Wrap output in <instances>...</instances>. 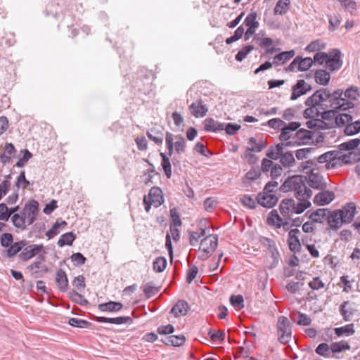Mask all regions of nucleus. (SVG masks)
Returning <instances> with one entry per match:
<instances>
[{"instance_id": "obj_1", "label": "nucleus", "mask_w": 360, "mask_h": 360, "mask_svg": "<svg viewBox=\"0 0 360 360\" xmlns=\"http://www.w3.org/2000/svg\"><path fill=\"white\" fill-rule=\"evenodd\" d=\"M307 176L302 175H294L288 177L280 186V191L286 193L290 191L295 192V196L297 200L301 199L302 192L305 188Z\"/></svg>"}, {"instance_id": "obj_2", "label": "nucleus", "mask_w": 360, "mask_h": 360, "mask_svg": "<svg viewBox=\"0 0 360 360\" xmlns=\"http://www.w3.org/2000/svg\"><path fill=\"white\" fill-rule=\"evenodd\" d=\"M218 245V235L208 234L205 236L201 240L198 250L200 255L198 258L201 260H205L210 257L215 251Z\"/></svg>"}, {"instance_id": "obj_3", "label": "nucleus", "mask_w": 360, "mask_h": 360, "mask_svg": "<svg viewBox=\"0 0 360 360\" xmlns=\"http://www.w3.org/2000/svg\"><path fill=\"white\" fill-rule=\"evenodd\" d=\"M328 101L330 103L328 108H334L338 111H345L354 108L353 102L344 98L342 89H339L333 92L330 91V96Z\"/></svg>"}, {"instance_id": "obj_4", "label": "nucleus", "mask_w": 360, "mask_h": 360, "mask_svg": "<svg viewBox=\"0 0 360 360\" xmlns=\"http://www.w3.org/2000/svg\"><path fill=\"white\" fill-rule=\"evenodd\" d=\"M330 96V90L328 88H321L316 90L311 96L304 101L305 105L319 107L321 110L328 109V105L323 103L327 101Z\"/></svg>"}, {"instance_id": "obj_5", "label": "nucleus", "mask_w": 360, "mask_h": 360, "mask_svg": "<svg viewBox=\"0 0 360 360\" xmlns=\"http://www.w3.org/2000/svg\"><path fill=\"white\" fill-rule=\"evenodd\" d=\"M278 340L282 344L288 343L291 338V323L285 316L278 317L277 322Z\"/></svg>"}, {"instance_id": "obj_6", "label": "nucleus", "mask_w": 360, "mask_h": 360, "mask_svg": "<svg viewBox=\"0 0 360 360\" xmlns=\"http://www.w3.org/2000/svg\"><path fill=\"white\" fill-rule=\"evenodd\" d=\"M306 174H307L306 181L310 187L321 191L327 188V183L324 181L323 176L318 172H314V168L311 169L309 172H306Z\"/></svg>"}, {"instance_id": "obj_7", "label": "nucleus", "mask_w": 360, "mask_h": 360, "mask_svg": "<svg viewBox=\"0 0 360 360\" xmlns=\"http://www.w3.org/2000/svg\"><path fill=\"white\" fill-rule=\"evenodd\" d=\"M22 215L25 216L28 225H31L37 219L39 212V203L35 200H32L27 202L22 210Z\"/></svg>"}, {"instance_id": "obj_8", "label": "nucleus", "mask_w": 360, "mask_h": 360, "mask_svg": "<svg viewBox=\"0 0 360 360\" xmlns=\"http://www.w3.org/2000/svg\"><path fill=\"white\" fill-rule=\"evenodd\" d=\"M341 51L339 49H333V51L328 54L326 65V68L330 71L334 72L340 69L342 65V61L340 59Z\"/></svg>"}, {"instance_id": "obj_9", "label": "nucleus", "mask_w": 360, "mask_h": 360, "mask_svg": "<svg viewBox=\"0 0 360 360\" xmlns=\"http://www.w3.org/2000/svg\"><path fill=\"white\" fill-rule=\"evenodd\" d=\"M179 224H172L170 225V229L169 232L167 233L166 236V243L165 246L166 248L168 250L169 255L171 259H172L173 257V247L172 243V238L173 240L176 243L178 242L179 238V231L178 227L179 226Z\"/></svg>"}, {"instance_id": "obj_10", "label": "nucleus", "mask_w": 360, "mask_h": 360, "mask_svg": "<svg viewBox=\"0 0 360 360\" xmlns=\"http://www.w3.org/2000/svg\"><path fill=\"white\" fill-rule=\"evenodd\" d=\"M311 90V86L310 84L307 83L304 79H298L292 88L290 100L295 101Z\"/></svg>"}, {"instance_id": "obj_11", "label": "nucleus", "mask_w": 360, "mask_h": 360, "mask_svg": "<svg viewBox=\"0 0 360 360\" xmlns=\"http://www.w3.org/2000/svg\"><path fill=\"white\" fill-rule=\"evenodd\" d=\"M338 211L344 224H350L356 214V205L354 202H348L341 209H338Z\"/></svg>"}, {"instance_id": "obj_12", "label": "nucleus", "mask_w": 360, "mask_h": 360, "mask_svg": "<svg viewBox=\"0 0 360 360\" xmlns=\"http://www.w3.org/2000/svg\"><path fill=\"white\" fill-rule=\"evenodd\" d=\"M340 153L341 152L340 150L328 151L319 156L317 161L319 163L327 162V169L335 168L338 165V162L336 161L337 155H340Z\"/></svg>"}, {"instance_id": "obj_13", "label": "nucleus", "mask_w": 360, "mask_h": 360, "mask_svg": "<svg viewBox=\"0 0 360 360\" xmlns=\"http://www.w3.org/2000/svg\"><path fill=\"white\" fill-rule=\"evenodd\" d=\"M44 248L43 245H25L19 254V257L23 261H27L37 255Z\"/></svg>"}, {"instance_id": "obj_14", "label": "nucleus", "mask_w": 360, "mask_h": 360, "mask_svg": "<svg viewBox=\"0 0 360 360\" xmlns=\"http://www.w3.org/2000/svg\"><path fill=\"white\" fill-rule=\"evenodd\" d=\"M256 200L258 204L266 208H272L276 205L278 198L272 193H259L257 195Z\"/></svg>"}, {"instance_id": "obj_15", "label": "nucleus", "mask_w": 360, "mask_h": 360, "mask_svg": "<svg viewBox=\"0 0 360 360\" xmlns=\"http://www.w3.org/2000/svg\"><path fill=\"white\" fill-rule=\"evenodd\" d=\"M326 220L329 226V229L333 231L338 230L345 224L338 210L333 211L330 210V212L327 214Z\"/></svg>"}, {"instance_id": "obj_16", "label": "nucleus", "mask_w": 360, "mask_h": 360, "mask_svg": "<svg viewBox=\"0 0 360 360\" xmlns=\"http://www.w3.org/2000/svg\"><path fill=\"white\" fill-rule=\"evenodd\" d=\"M279 210L284 217L290 219V216L295 213V200L292 198L282 200L279 205Z\"/></svg>"}, {"instance_id": "obj_17", "label": "nucleus", "mask_w": 360, "mask_h": 360, "mask_svg": "<svg viewBox=\"0 0 360 360\" xmlns=\"http://www.w3.org/2000/svg\"><path fill=\"white\" fill-rule=\"evenodd\" d=\"M335 194L333 191H326L317 193L314 198V203L317 205H326L333 200Z\"/></svg>"}, {"instance_id": "obj_18", "label": "nucleus", "mask_w": 360, "mask_h": 360, "mask_svg": "<svg viewBox=\"0 0 360 360\" xmlns=\"http://www.w3.org/2000/svg\"><path fill=\"white\" fill-rule=\"evenodd\" d=\"M206 223L204 220H200L199 223L200 233L193 231H188L189 235V243L192 246H195L198 243L199 238L204 237L206 235V225L203 224Z\"/></svg>"}, {"instance_id": "obj_19", "label": "nucleus", "mask_w": 360, "mask_h": 360, "mask_svg": "<svg viewBox=\"0 0 360 360\" xmlns=\"http://www.w3.org/2000/svg\"><path fill=\"white\" fill-rule=\"evenodd\" d=\"M191 113L195 117H204L207 112V106L203 104L201 100H198L189 106Z\"/></svg>"}, {"instance_id": "obj_20", "label": "nucleus", "mask_w": 360, "mask_h": 360, "mask_svg": "<svg viewBox=\"0 0 360 360\" xmlns=\"http://www.w3.org/2000/svg\"><path fill=\"white\" fill-rule=\"evenodd\" d=\"M95 320L98 323H109L117 324V325L132 323V319L129 316H120V317H116V318H106V317H103V316H96Z\"/></svg>"}, {"instance_id": "obj_21", "label": "nucleus", "mask_w": 360, "mask_h": 360, "mask_svg": "<svg viewBox=\"0 0 360 360\" xmlns=\"http://www.w3.org/2000/svg\"><path fill=\"white\" fill-rule=\"evenodd\" d=\"M204 129L206 131L210 132H217L219 131H223L224 128V124L221 123L217 120H214L213 118H206L204 122Z\"/></svg>"}, {"instance_id": "obj_22", "label": "nucleus", "mask_w": 360, "mask_h": 360, "mask_svg": "<svg viewBox=\"0 0 360 360\" xmlns=\"http://www.w3.org/2000/svg\"><path fill=\"white\" fill-rule=\"evenodd\" d=\"M162 191L158 187H153L150 188L148 195L147 196L148 200L154 203V207H159L163 202V197Z\"/></svg>"}, {"instance_id": "obj_23", "label": "nucleus", "mask_w": 360, "mask_h": 360, "mask_svg": "<svg viewBox=\"0 0 360 360\" xmlns=\"http://www.w3.org/2000/svg\"><path fill=\"white\" fill-rule=\"evenodd\" d=\"M336 161L338 163V166H342V164L351 165L360 160L356 155V153L349 152L347 154L341 155L340 153V155H337Z\"/></svg>"}, {"instance_id": "obj_24", "label": "nucleus", "mask_w": 360, "mask_h": 360, "mask_svg": "<svg viewBox=\"0 0 360 360\" xmlns=\"http://www.w3.org/2000/svg\"><path fill=\"white\" fill-rule=\"evenodd\" d=\"M122 303L120 302L110 301L105 303H101L98 305V309L101 311L116 312L122 309Z\"/></svg>"}, {"instance_id": "obj_25", "label": "nucleus", "mask_w": 360, "mask_h": 360, "mask_svg": "<svg viewBox=\"0 0 360 360\" xmlns=\"http://www.w3.org/2000/svg\"><path fill=\"white\" fill-rule=\"evenodd\" d=\"M147 136L156 144H162L164 139V133L161 129L153 127L146 132Z\"/></svg>"}, {"instance_id": "obj_26", "label": "nucleus", "mask_w": 360, "mask_h": 360, "mask_svg": "<svg viewBox=\"0 0 360 360\" xmlns=\"http://www.w3.org/2000/svg\"><path fill=\"white\" fill-rule=\"evenodd\" d=\"M314 77L317 84L326 86L330 82V75L326 70L320 69L314 72Z\"/></svg>"}, {"instance_id": "obj_27", "label": "nucleus", "mask_w": 360, "mask_h": 360, "mask_svg": "<svg viewBox=\"0 0 360 360\" xmlns=\"http://www.w3.org/2000/svg\"><path fill=\"white\" fill-rule=\"evenodd\" d=\"M330 212V210L327 208H319L316 210L312 212L309 216V219H311L313 221L316 223H322L323 219H326L327 214Z\"/></svg>"}, {"instance_id": "obj_28", "label": "nucleus", "mask_w": 360, "mask_h": 360, "mask_svg": "<svg viewBox=\"0 0 360 360\" xmlns=\"http://www.w3.org/2000/svg\"><path fill=\"white\" fill-rule=\"evenodd\" d=\"M26 242L24 240H21L20 242H16L11 245L5 251L6 257L8 258H11L16 255L18 252H21V250L23 246H25Z\"/></svg>"}, {"instance_id": "obj_29", "label": "nucleus", "mask_w": 360, "mask_h": 360, "mask_svg": "<svg viewBox=\"0 0 360 360\" xmlns=\"http://www.w3.org/2000/svg\"><path fill=\"white\" fill-rule=\"evenodd\" d=\"M295 52L294 50L283 51L280 53L276 54L274 58L273 63L274 65H278L281 62L285 63V62L290 60L294 57Z\"/></svg>"}, {"instance_id": "obj_30", "label": "nucleus", "mask_w": 360, "mask_h": 360, "mask_svg": "<svg viewBox=\"0 0 360 360\" xmlns=\"http://www.w3.org/2000/svg\"><path fill=\"white\" fill-rule=\"evenodd\" d=\"M12 221L14 226L16 228L25 230L28 225L25 216L21 214H14L12 216Z\"/></svg>"}, {"instance_id": "obj_31", "label": "nucleus", "mask_w": 360, "mask_h": 360, "mask_svg": "<svg viewBox=\"0 0 360 360\" xmlns=\"http://www.w3.org/2000/svg\"><path fill=\"white\" fill-rule=\"evenodd\" d=\"M56 282L60 290H65L68 285V281L65 272L59 269L56 272Z\"/></svg>"}, {"instance_id": "obj_32", "label": "nucleus", "mask_w": 360, "mask_h": 360, "mask_svg": "<svg viewBox=\"0 0 360 360\" xmlns=\"http://www.w3.org/2000/svg\"><path fill=\"white\" fill-rule=\"evenodd\" d=\"M290 0H278L274 7L275 15H284L290 8Z\"/></svg>"}, {"instance_id": "obj_33", "label": "nucleus", "mask_w": 360, "mask_h": 360, "mask_svg": "<svg viewBox=\"0 0 360 360\" xmlns=\"http://www.w3.org/2000/svg\"><path fill=\"white\" fill-rule=\"evenodd\" d=\"M287 243L290 251L294 253L300 252L302 249V245L298 236H288Z\"/></svg>"}, {"instance_id": "obj_34", "label": "nucleus", "mask_w": 360, "mask_h": 360, "mask_svg": "<svg viewBox=\"0 0 360 360\" xmlns=\"http://www.w3.org/2000/svg\"><path fill=\"white\" fill-rule=\"evenodd\" d=\"M350 348V345L345 340L334 342L330 344L331 354L340 353L344 350H349Z\"/></svg>"}, {"instance_id": "obj_35", "label": "nucleus", "mask_w": 360, "mask_h": 360, "mask_svg": "<svg viewBox=\"0 0 360 360\" xmlns=\"http://www.w3.org/2000/svg\"><path fill=\"white\" fill-rule=\"evenodd\" d=\"M360 144V139L356 138L349 141L344 142L338 146L339 150H352L356 149Z\"/></svg>"}, {"instance_id": "obj_36", "label": "nucleus", "mask_w": 360, "mask_h": 360, "mask_svg": "<svg viewBox=\"0 0 360 360\" xmlns=\"http://www.w3.org/2000/svg\"><path fill=\"white\" fill-rule=\"evenodd\" d=\"M76 236L72 232H68L63 234L58 240V245L63 247L65 245H71L75 240Z\"/></svg>"}, {"instance_id": "obj_37", "label": "nucleus", "mask_w": 360, "mask_h": 360, "mask_svg": "<svg viewBox=\"0 0 360 360\" xmlns=\"http://www.w3.org/2000/svg\"><path fill=\"white\" fill-rule=\"evenodd\" d=\"M279 158L280 162L285 167H290L295 162V160L294 158L292 153L290 151L285 152L284 154L281 155Z\"/></svg>"}, {"instance_id": "obj_38", "label": "nucleus", "mask_w": 360, "mask_h": 360, "mask_svg": "<svg viewBox=\"0 0 360 360\" xmlns=\"http://www.w3.org/2000/svg\"><path fill=\"white\" fill-rule=\"evenodd\" d=\"M257 13L256 11L251 10L250 13L247 15L244 20V24L247 27H259V22L257 20Z\"/></svg>"}, {"instance_id": "obj_39", "label": "nucleus", "mask_w": 360, "mask_h": 360, "mask_svg": "<svg viewBox=\"0 0 360 360\" xmlns=\"http://www.w3.org/2000/svg\"><path fill=\"white\" fill-rule=\"evenodd\" d=\"M297 58H299L297 65V70L299 71L303 72L308 70L314 63L313 60L309 57L302 58L300 56H297Z\"/></svg>"}, {"instance_id": "obj_40", "label": "nucleus", "mask_w": 360, "mask_h": 360, "mask_svg": "<svg viewBox=\"0 0 360 360\" xmlns=\"http://www.w3.org/2000/svg\"><path fill=\"white\" fill-rule=\"evenodd\" d=\"M231 304L236 310H240L244 308V298L238 294V295H232L229 299Z\"/></svg>"}, {"instance_id": "obj_41", "label": "nucleus", "mask_w": 360, "mask_h": 360, "mask_svg": "<svg viewBox=\"0 0 360 360\" xmlns=\"http://www.w3.org/2000/svg\"><path fill=\"white\" fill-rule=\"evenodd\" d=\"M360 132V120L355 121L346 125L344 133L347 136H352Z\"/></svg>"}, {"instance_id": "obj_42", "label": "nucleus", "mask_w": 360, "mask_h": 360, "mask_svg": "<svg viewBox=\"0 0 360 360\" xmlns=\"http://www.w3.org/2000/svg\"><path fill=\"white\" fill-rule=\"evenodd\" d=\"M248 144L250 146L248 150L254 152H260L266 147V143L262 140L257 142L254 137L249 139Z\"/></svg>"}, {"instance_id": "obj_43", "label": "nucleus", "mask_w": 360, "mask_h": 360, "mask_svg": "<svg viewBox=\"0 0 360 360\" xmlns=\"http://www.w3.org/2000/svg\"><path fill=\"white\" fill-rule=\"evenodd\" d=\"M343 96L349 101L352 102V101L356 100L359 96L358 88L354 86H350L343 91Z\"/></svg>"}, {"instance_id": "obj_44", "label": "nucleus", "mask_w": 360, "mask_h": 360, "mask_svg": "<svg viewBox=\"0 0 360 360\" xmlns=\"http://www.w3.org/2000/svg\"><path fill=\"white\" fill-rule=\"evenodd\" d=\"M352 120V116L348 113H337L335 124L338 127H342Z\"/></svg>"}, {"instance_id": "obj_45", "label": "nucleus", "mask_w": 360, "mask_h": 360, "mask_svg": "<svg viewBox=\"0 0 360 360\" xmlns=\"http://www.w3.org/2000/svg\"><path fill=\"white\" fill-rule=\"evenodd\" d=\"M283 219L280 217L276 210H272L267 217L266 224L269 226H275L277 223L282 222Z\"/></svg>"}, {"instance_id": "obj_46", "label": "nucleus", "mask_w": 360, "mask_h": 360, "mask_svg": "<svg viewBox=\"0 0 360 360\" xmlns=\"http://www.w3.org/2000/svg\"><path fill=\"white\" fill-rule=\"evenodd\" d=\"M349 305V302H344L340 306V314L345 321H349L353 315L352 309Z\"/></svg>"}, {"instance_id": "obj_47", "label": "nucleus", "mask_w": 360, "mask_h": 360, "mask_svg": "<svg viewBox=\"0 0 360 360\" xmlns=\"http://www.w3.org/2000/svg\"><path fill=\"white\" fill-rule=\"evenodd\" d=\"M354 332V324L352 323L335 329V333L338 337L342 336L345 334L347 335H352Z\"/></svg>"}, {"instance_id": "obj_48", "label": "nucleus", "mask_w": 360, "mask_h": 360, "mask_svg": "<svg viewBox=\"0 0 360 360\" xmlns=\"http://www.w3.org/2000/svg\"><path fill=\"white\" fill-rule=\"evenodd\" d=\"M315 352L321 356L329 357L331 355L330 345L327 343H321L316 348Z\"/></svg>"}, {"instance_id": "obj_49", "label": "nucleus", "mask_w": 360, "mask_h": 360, "mask_svg": "<svg viewBox=\"0 0 360 360\" xmlns=\"http://www.w3.org/2000/svg\"><path fill=\"white\" fill-rule=\"evenodd\" d=\"M208 335H210L211 340L215 342H223L225 340L226 335L225 332L224 330L215 331L212 329H210L209 330Z\"/></svg>"}, {"instance_id": "obj_50", "label": "nucleus", "mask_w": 360, "mask_h": 360, "mask_svg": "<svg viewBox=\"0 0 360 360\" xmlns=\"http://www.w3.org/2000/svg\"><path fill=\"white\" fill-rule=\"evenodd\" d=\"M299 200L300 202L297 204L295 202L294 212L297 214L302 213L305 210L311 206V202L308 200L301 198Z\"/></svg>"}, {"instance_id": "obj_51", "label": "nucleus", "mask_w": 360, "mask_h": 360, "mask_svg": "<svg viewBox=\"0 0 360 360\" xmlns=\"http://www.w3.org/2000/svg\"><path fill=\"white\" fill-rule=\"evenodd\" d=\"M323 112H320L319 117H321L322 120H335V117L337 113H338V110L334 108H331L330 110L326 109L323 110Z\"/></svg>"}, {"instance_id": "obj_52", "label": "nucleus", "mask_w": 360, "mask_h": 360, "mask_svg": "<svg viewBox=\"0 0 360 360\" xmlns=\"http://www.w3.org/2000/svg\"><path fill=\"white\" fill-rule=\"evenodd\" d=\"M68 323L72 326L81 328H89L91 326V323L90 322L78 318L70 319L68 321Z\"/></svg>"}, {"instance_id": "obj_53", "label": "nucleus", "mask_w": 360, "mask_h": 360, "mask_svg": "<svg viewBox=\"0 0 360 360\" xmlns=\"http://www.w3.org/2000/svg\"><path fill=\"white\" fill-rule=\"evenodd\" d=\"M253 49L254 46L249 44L245 45L237 53L235 56L236 60L237 61L241 62Z\"/></svg>"}, {"instance_id": "obj_54", "label": "nucleus", "mask_w": 360, "mask_h": 360, "mask_svg": "<svg viewBox=\"0 0 360 360\" xmlns=\"http://www.w3.org/2000/svg\"><path fill=\"white\" fill-rule=\"evenodd\" d=\"M308 108L304 110L303 116L305 119H309L311 117H319L320 111L316 106L307 105Z\"/></svg>"}, {"instance_id": "obj_55", "label": "nucleus", "mask_w": 360, "mask_h": 360, "mask_svg": "<svg viewBox=\"0 0 360 360\" xmlns=\"http://www.w3.org/2000/svg\"><path fill=\"white\" fill-rule=\"evenodd\" d=\"M21 153H22L23 155L15 164V166L18 167H24L27 161L32 157V154L27 149L22 150Z\"/></svg>"}, {"instance_id": "obj_56", "label": "nucleus", "mask_w": 360, "mask_h": 360, "mask_svg": "<svg viewBox=\"0 0 360 360\" xmlns=\"http://www.w3.org/2000/svg\"><path fill=\"white\" fill-rule=\"evenodd\" d=\"M160 155L162 158V167L165 171V175L167 178H170L172 175V169H171V164L169 160V158L166 156L165 153H160Z\"/></svg>"}, {"instance_id": "obj_57", "label": "nucleus", "mask_w": 360, "mask_h": 360, "mask_svg": "<svg viewBox=\"0 0 360 360\" xmlns=\"http://www.w3.org/2000/svg\"><path fill=\"white\" fill-rule=\"evenodd\" d=\"M240 202L241 203L250 208V209H255L257 207V202L255 201V199H253L250 195H244L240 198Z\"/></svg>"}, {"instance_id": "obj_58", "label": "nucleus", "mask_w": 360, "mask_h": 360, "mask_svg": "<svg viewBox=\"0 0 360 360\" xmlns=\"http://www.w3.org/2000/svg\"><path fill=\"white\" fill-rule=\"evenodd\" d=\"M167 266V260L165 258L158 257L153 262V269L156 272H162Z\"/></svg>"}, {"instance_id": "obj_59", "label": "nucleus", "mask_w": 360, "mask_h": 360, "mask_svg": "<svg viewBox=\"0 0 360 360\" xmlns=\"http://www.w3.org/2000/svg\"><path fill=\"white\" fill-rule=\"evenodd\" d=\"M194 150L207 158H210L211 155H212V152L209 149H207L205 146L200 142L195 143Z\"/></svg>"}, {"instance_id": "obj_60", "label": "nucleus", "mask_w": 360, "mask_h": 360, "mask_svg": "<svg viewBox=\"0 0 360 360\" xmlns=\"http://www.w3.org/2000/svg\"><path fill=\"white\" fill-rule=\"evenodd\" d=\"M67 224L65 221H63L61 223H59L56 221L52 226L51 229H49L46 233V236L49 238H52L55 236H56L58 233V229L60 227V226H65Z\"/></svg>"}, {"instance_id": "obj_61", "label": "nucleus", "mask_w": 360, "mask_h": 360, "mask_svg": "<svg viewBox=\"0 0 360 360\" xmlns=\"http://www.w3.org/2000/svg\"><path fill=\"white\" fill-rule=\"evenodd\" d=\"M297 139L301 142L304 140H310L312 139V133L307 129H301L296 132Z\"/></svg>"}, {"instance_id": "obj_62", "label": "nucleus", "mask_w": 360, "mask_h": 360, "mask_svg": "<svg viewBox=\"0 0 360 360\" xmlns=\"http://www.w3.org/2000/svg\"><path fill=\"white\" fill-rule=\"evenodd\" d=\"M259 241L264 247L267 248L269 252L271 251L273 248H276L275 241L271 238L264 236H260Z\"/></svg>"}, {"instance_id": "obj_63", "label": "nucleus", "mask_w": 360, "mask_h": 360, "mask_svg": "<svg viewBox=\"0 0 360 360\" xmlns=\"http://www.w3.org/2000/svg\"><path fill=\"white\" fill-rule=\"evenodd\" d=\"M198 272V269L195 265H191L189 266L186 272V281L188 283H191L192 281L196 277Z\"/></svg>"}, {"instance_id": "obj_64", "label": "nucleus", "mask_w": 360, "mask_h": 360, "mask_svg": "<svg viewBox=\"0 0 360 360\" xmlns=\"http://www.w3.org/2000/svg\"><path fill=\"white\" fill-rule=\"evenodd\" d=\"M240 129V125L235 123L224 124V130L229 135H234Z\"/></svg>"}]
</instances>
